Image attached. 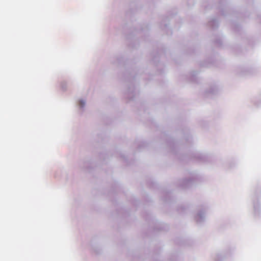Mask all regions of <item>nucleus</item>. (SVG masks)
Here are the masks:
<instances>
[{
    "label": "nucleus",
    "instance_id": "nucleus-1",
    "mask_svg": "<svg viewBox=\"0 0 261 261\" xmlns=\"http://www.w3.org/2000/svg\"><path fill=\"white\" fill-rule=\"evenodd\" d=\"M80 103H81V105H82V107H83V105H84V103H83V101H81V102H80Z\"/></svg>",
    "mask_w": 261,
    "mask_h": 261
}]
</instances>
